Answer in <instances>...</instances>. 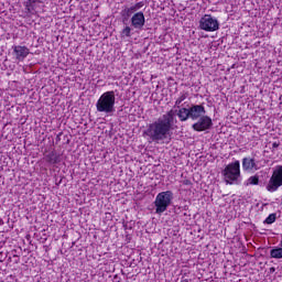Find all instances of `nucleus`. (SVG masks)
I'll use <instances>...</instances> for the list:
<instances>
[{
    "mask_svg": "<svg viewBox=\"0 0 282 282\" xmlns=\"http://www.w3.org/2000/svg\"><path fill=\"white\" fill-rule=\"evenodd\" d=\"M246 186H259V176L253 175L247 180Z\"/></svg>",
    "mask_w": 282,
    "mask_h": 282,
    "instance_id": "16",
    "label": "nucleus"
},
{
    "mask_svg": "<svg viewBox=\"0 0 282 282\" xmlns=\"http://www.w3.org/2000/svg\"><path fill=\"white\" fill-rule=\"evenodd\" d=\"M171 202H173L172 191H165V192L159 193L154 200L156 215H162V213H165L169 206H171Z\"/></svg>",
    "mask_w": 282,
    "mask_h": 282,
    "instance_id": "4",
    "label": "nucleus"
},
{
    "mask_svg": "<svg viewBox=\"0 0 282 282\" xmlns=\"http://www.w3.org/2000/svg\"><path fill=\"white\" fill-rule=\"evenodd\" d=\"M271 259H282V247H274L270 250Z\"/></svg>",
    "mask_w": 282,
    "mask_h": 282,
    "instance_id": "15",
    "label": "nucleus"
},
{
    "mask_svg": "<svg viewBox=\"0 0 282 282\" xmlns=\"http://www.w3.org/2000/svg\"><path fill=\"white\" fill-rule=\"evenodd\" d=\"M223 177L225 184H229V186L237 183L239 177H241V163L239 161H235L226 165L223 170Z\"/></svg>",
    "mask_w": 282,
    "mask_h": 282,
    "instance_id": "3",
    "label": "nucleus"
},
{
    "mask_svg": "<svg viewBox=\"0 0 282 282\" xmlns=\"http://www.w3.org/2000/svg\"><path fill=\"white\" fill-rule=\"evenodd\" d=\"M270 270H271L272 272H274V268H271Z\"/></svg>",
    "mask_w": 282,
    "mask_h": 282,
    "instance_id": "25",
    "label": "nucleus"
},
{
    "mask_svg": "<svg viewBox=\"0 0 282 282\" xmlns=\"http://www.w3.org/2000/svg\"><path fill=\"white\" fill-rule=\"evenodd\" d=\"M188 109L191 120H199L202 116H206V108L204 105H192Z\"/></svg>",
    "mask_w": 282,
    "mask_h": 282,
    "instance_id": "9",
    "label": "nucleus"
},
{
    "mask_svg": "<svg viewBox=\"0 0 282 282\" xmlns=\"http://www.w3.org/2000/svg\"><path fill=\"white\" fill-rule=\"evenodd\" d=\"M261 166L257 164V161L252 158L242 159V171H259Z\"/></svg>",
    "mask_w": 282,
    "mask_h": 282,
    "instance_id": "12",
    "label": "nucleus"
},
{
    "mask_svg": "<svg viewBox=\"0 0 282 282\" xmlns=\"http://www.w3.org/2000/svg\"><path fill=\"white\" fill-rule=\"evenodd\" d=\"M12 48L15 59L19 62H23L30 56V48L28 46L14 45Z\"/></svg>",
    "mask_w": 282,
    "mask_h": 282,
    "instance_id": "10",
    "label": "nucleus"
},
{
    "mask_svg": "<svg viewBox=\"0 0 282 282\" xmlns=\"http://www.w3.org/2000/svg\"><path fill=\"white\" fill-rule=\"evenodd\" d=\"M282 186V165H276L269 178V182L265 186L268 193H276Z\"/></svg>",
    "mask_w": 282,
    "mask_h": 282,
    "instance_id": "5",
    "label": "nucleus"
},
{
    "mask_svg": "<svg viewBox=\"0 0 282 282\" xmlns=\"http://www.w3.org/2000/svg\"><path fill=\"white\" fill-rule=\"evenodd\" d=\"M41 3H43V0H26L24 2V8L29 14H36V12H39V6H41Z\"/></svg>",
    "mask_w": 282,
    "mask_h": 282,
    "instance_id": "11",
    "label": "nucleus"
},
{
    "mask_svg": "<svg viewBox=\"0 0 282 282\" xmlns=\"http://www.w3.org/2000/svg\"><path fill=\"white\" fill-rule=\"evenodd\" d=\"M280 144H281V143H279V142H276V141H274V142L272 143V149H271L272 153H274V149H279Z\"/></svg>",
    "mask_w": 282,
    "mask_h": 282,
    "instance_id": "23",
    "label": "nucleus"
},
{
    "mask_svg": "<svg viewBox=\"0 0 282 282\" xmlns=\"http://www.w3.org/2000/svg\"><path fill=\"white\" fill-rule=\"evenodd\" d=\"M130 8L133 12H138V10H142V8H144V1L137 2L134 6Z\"/></svg>",
    "mask_w": 282,
    "mask_h": 282,
    "instance_id": "21",
    "label": "nucleus"
},
{
    "mask_svg": "<svg viewBox=\"0 0 282 282\" xmlns=\"http://www.w3.org/2000/svg\"><path fill=\"white\" fill-rule=\"evenodd\" d=\"M176 116L180 122H186L191 118L189 108H180Z\"/></svg>",
    "mask_w": 282,
    "mask_h": 282,
    "instance_id": "14",
    "label": "nucleus"
},
{
    "mask_svg": "<svg viewBox=\"0 0 282 282\" xmlns=\"http://www.w3.org/2000/svg\"><path fill=\"white\" fill-rule=\"evenodd\" d=\"M174 120L175 110L171 109L158 120L150 123L144 133L148 135V138H150V140H152V142L160 143L166 140V138H171Z\"/></svg>",
    "mask_w": 282,
    "mask_h": 282,
    "instance_id": "1",
    "label": "nucleus"
},
{
    "mask_svg": "<svg viewBox=\"0 0 282 282\" xmlns=\"http://www.w3.org/2000/svg\"><path fill=\"white\" fill-rule=\"evenodd\" d=\"M131 14H133V11L131 10V7L130 8H126L121 11V17L123 19H129V17H131Z\"/></svg>",
    "mask_w": 282,
    "mask_h": 282,
    "instance_id": "19",
    "label": "nucleus"
},
{
    "mask_svg": "<svg viewBox=\"0 0 282 282\" xmlns=\"http://www.w3.org/2000/svg\"><path fill=\"white\" fill-rule=\"evenodd\" d=\"M181 282H189V280L183 278V279L181 280Z\"/></svg>",
    "mask_w": 282,
    "mask_h": 282,
    "instance_id": "24",
    "label": "nucleus"
},
{
    "mask_svg": "<svg viewBox=\"0 0 282 282\" xmlns=\"http://www.w3.org/2000/svg\"><path fill=\"white\" fill-rule=\"evenodd\" d=\"M130 23H131L132 28H134V30H143V28L147 23V19L144 18V12H142V11L135 12L131 17Z\"/></svg>",
    "mask_w": 282,
    "mask_h": 282,
    "instance_id": "8",
    "label": "nucleus"
},
{
    "mask_svg": "<svg viewBox=\"0 0 282 282\" xmlns=\"http://www.w3.org/2000/svg\"><path fill=\"white\" fill-rule=\"evenodd\" d=\"M44 160L47 162V164H61L62 158L56 150H53L44 156Z\"/></svg>",
    "mask_w": 282,
    "mask_h": 282,
    "instance_id": "13",
    "label": "nucleus"
},
{
    "mask_svg": "<svg viewBox=\"0 0 282 282\" xmlns=\"http://www.w3.org/2000/svg\"><path fill=\"white\" fill-rule=\"evenodd\" d=\"M121 39H131V26L127 25L120 32Z\"/></svg>",
    "mask_w": 282,
    "mask_h": 282,
    "instance_id": "17",
    "label": "nucleus"
},
{
    "mask_svg": "<svg viewBox=\"0 0 282 282\" xmlns=\"http://www.w3.org/2000/svg\"><path fill=\"white\" fill-rule=\"evenodd\" d=\"M280 246L282 247V240L280 241Z\"/></svg>",
    "mask_w": 282,
    "mask_h": 282,
    "instance_id": "26",
    "label": "nucleus"
},
{
    "mask_svg": "<svg viewBox=\"0 0 282 282\" xmlns=\"http://www.w3.org/2000/svg\"><path fill=\"white\" fill-rule=\"evenodd\" d=\"M186 98H188V93H181L180 97L175 100V107L180 109V105H182Z\"/></svg>",
    "mask_w": 282,
    "mask_h": 282,
    "instance_id": "18",
    "label": "nucleus"
},
{
    "mask_svg": "<svg viewBox=\"0 0 282 282\" xmlns=\"http://www.w3.org/2000/svg\"><path fill=\"white\" fill-rule=\"evenodd\" d=\"M99 113H113L116 111V93L108 90L104 93L96 102Z\"/></svg>",
    "mask_w": 282,
    "mask_h": 282,
    "instance_id": "2",
    "label": "nucleus"
},
{
    "mask_svg": "<svg viewBox=\"0 0 282 282\" xmlns=\"http://www.w3.org/2000/svg\"><path fill=\"white\" fill-rule=\"evenodd\" d=\"M192 129L202 133V131H208V129H213V119L206 115L198 118V120L192 124Z\"/></svg>",
    "mask_w": 282,
    "mask_h": 282,
    "instance_id": "7",
    "label": "nucleus"
},
{
    "mask_svg": "<svg viewBox=\"0 0 282 282\" xmlns=\"http://www.w3.org/2000/svg\"><path fill=\"white\" fill-rule=\"evenodd\" d=\"M199 28L205 32H217V30H219V21L210 14H205L199 20Z\"/></svg>",
    "mask_w": 282,
    "mask_h": 282,
    "instance_id": "6",
    "label": "nucleus"
},
{
    "mask_svg": "<svg viewBox=\"0 0 282 282\" xmlns=\"http://www.w3.org/2000/svg\"><path fill=\"white\" fill-rule=\"evenodd\" d=\"M182 185L183 186H193V182H191V180H188V178H185L182 181Z\"/></svg>",
    "mask_w": 282,
    "mask_h": 282,
    "instance_id": "22",
    "label": "nucleus"
},
{
    "mask_svg": "<svg viewBox=\"0 0 282 282\" xmlns=\"http://www.w3.org/2000/svg\"><path fill=\"white\" fill-rule=\"evenodd\" d=\"M276 221V214H270L265 219L264 224L272 225Z\"/></svg>",
    "mask_w": 282,
    "mask_h": 282,
    "instance_id": "20",
    "label": "nucleus"
}]
</instances>
